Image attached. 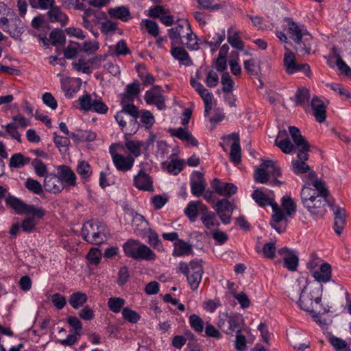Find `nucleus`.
I'll return each mask as SVG.
<instances>
[{
	"mask_svg": "<svg viewBox=\"0 0 351 351\" xmlns=\"http://www.w3.org/2000/svg\"><path fill=\"white\" fill-rule=\"evenodd\" d=\"M5 202L16 213L19 215H32V216H27L21 225L22 230L26 232H32L37 223V219H41L45 213L42 208L36 207L34 205L27 204L13 196L6 197Z\"/></svg>",
	"mask_w": 351,
	"mask_h": 351,
	"instance_id": "nucleus-1",
	"label": "nucleus"
},
{
	"mask_svg": "<svg viewBox=\"0 0 351 351\" xmlns=\"http://www.w3.org/2000/svg\"><path fill=\"white\" fill-rule=\"evenodd\" d=\"M323 285L317 283H307L302 289H294L290 293L291 300L297 298V292L300 291V294L297 303L299 307L306 312H312L315 305L320 304L322 298Z\"/></svg>",
	"mask_w": 351,
	"mask_h": 351,
	"instance_id": "nucleus-2",
	"label": "nucleus"
},
{
	"mask_svg": "<svg viewBox=\"0 0 351 351\" xmlns=\"http://www.w3.org/2000/svg\"><path fill=\"white\" fill-rule=\"evenodd\" d=\"M253 199L260 206H265L271 205L273 210L271 219L270 221L271 226L279 233L285 232L288 219L285 218V215L282 213V210L279 207L277 203L274 202L271 198L267 197L261 190L256 189L252 195Z\"/></svg>",
	"mask_w": 351,
	"mask_h": 351,
	"instance_id": "nucleus-3",
	"label": "nucleus"
},
{
	"mask_svg": "<svg viewBox=\"0 0 351 351\" xmlns=\"http://www.w3.org/2000/svg\"><path fill=\"white\" fill-rule=\"evenodd\" d=\"M327 197L320 196L313 189L304 186L301 192V199L304 206L313 215L322 217L326 212V205H328Z\"/></svg>",
	"mask_w": 351,
	"mask_h": 351,
	"instance_id": "nucleus-4",
	"label": "nucleus"
},
{
	"mask_svg": "<svg viewBox=\"0 0 351 351\" xmlns=\"http://www.w3.org/2000/svg\"><path fill=\"white\" fill-rule=\"evenodd\" d=\"M108 233L106 225L103 222L93 221L86 222L81 232L83 239L93 245H99L103 243Z\"/></svg>",
	"mask_w": 351,
	"mask_h": 351,
	"instance_id": "nucleus-5",
	"label": "nucleus"
},
{
	"mask_svg": "<svg viewBox=\"0 0 351 351\" xmlns=\"http://www.w3.org/2000/svg\"><path fill=\"white\" fill-rule=\"evenodd\" d=\"M123 252L126 256L134 260L154 261L156 258L155 253L146 245L138 240L130 239L123 245Z\"/></svg>",
	"mask_w": 351,
	"mask_h": 351,
	"instance_id": "nucleus-6",
	"label": "nucleus"
},
{
	"mask_svg": "<svg viewBox=\"0 0 351 351\" xmlns=\"http://www.w3.org/2000/svg\"><path fill=\"white\" fill-rule=\"evenodd\" d=\"M138 117L139 111L136 106H126L122 107V110L116 114L114 119L122 129L125 128L128 123L131 132L136 133L139 128L136 121Z\"/></svg>",
	"mask_w": 351,
	"mask_h": 351,
	"instance_id": "nucleus-7",
	"label": "nucleus"
},
{
	"mask_svg": "<svg viewBox=\"0 0 351 351\" xmlns=\"http://www.w3.org/2000/svg\"><path fill=\"white\" fill-rule=\"evenodd\" d=\"M243 324V319L240 314L228 315L227 313H223L219 315L217 325L226 334L241 332Z\"/></svg>",
	"mask_w": 351,
	"mask_h": 351,
	"instance_id": "nucleus-8",
	"label": "nucleus"
},
{
	"mask_svg": "<svg viewBox=\"0 0 351 351\" xmlns=\"http://www.w3.org/2000/svg\"><path fill=\"white\" fill-rule=\"evenodd\" d=\"M0 28L15 38H19L23 32V27L21 20L12 12H11V16L10 18H1Z\"/></svg>",
	"mask_w": 351,
	"mask_h": 351,
	"instance_id": "nucleus-9",
	"label": "nucleus"
},
{
	"mask_svg": "<svg viewBox=\"0 0 351 351\" xmlns=\"http://www.w3.org/2000/svg\"><path fill=\"white\" fill-rule=\"evenodd\" d=\"M79 104L82 109L85 111H94L100 114L107 112L108 108L99 99H93L88 94L79 98Z\"/></svg>",
	"mask_w": 351,
	"mask_h": 351,
	"instance_id": "nucleus-10",
	"label": "nucleus"
},
{
	"mask_svg": "<svg viewBox=\"0 0 351 351\" xmlns=\"http://www.w3.org/2000/svg\"><path fill=\"white\" fill-rule=\"evenodd\" d=\"M221 222L228 224L231 221L232 215L235 208L234 204L226 199L219 200L213 206Z\"/></svg>",
	"mask_w": 351,
	"mask_h": 351,
	"instance_id": "nucleus-11",
	"label": "nucleus"
},
{
	"mask_svg": "<svg viewBox=\"0 0 351 351\" xmlns=\"http://www.w3.org/2000/svg\"><path fill=\"white\" fill-rule=\"evenodd\" d=\"M191 26L187 20L179 19L178 25L168 30L169 37L171 39V45H176L184 43L182 38H185L186 29Z\"/></svg>",
	"mask_w": 351,
	"mask_h": 351,
	"instance_id": "nucleus-12",
	"label": "nucleus"
},
{
	"mask_svg": "<svg viewBox=\"0 0 351 351\" xmlns=\"http://www.w3.org/2000/svg\"><path fill=\"white\" fill-rule=\"evenodd\" d=\"M203 267L202 260H193L191 261V271L187 274L188 282L193 290L197 289L202 280Z\"/></svg>",
	"mask_w": 351,
	"mask_h": 351,
	"instance_id": "nucleus-13",
	"label": "nucleus"
},
{
	"mask_svg": "<svg viewBox=\"0 0 351 351\" xmlns=\"http://www.w3.org/2000/svg\"><path fill=\"white\" fill-rule=\"evenodd\" d=\"M160 89V86H154L145 93V100L148 104H155L159 110H162L165 108V99Z\"/></svg>",
	"mask_w": 351,
	"mask_h": 351,
	"instance_id": "nucleus-14",
	"label": "nucleus"
},
{
	"mask_svg": "<svg viewBox=\"0 0 351 351\" xmlns=\"http://www.w3.org/2000/svg\"><path fill=\"white\" fill-rule=\"evenodd\" d=\"M334 215V230L336 234L340 235L344 229L346 224V210L344 208L332 204H328Z\"/></svg>",
	"mask_w": 351,
	"mask_h": 351,
	"instance_id": "nucleus-15",
	"label": "nucleus"
},
{
	"mask_svg": "<svg viewBox=\"0 0 351 351\" xmlns=\"http://www.w3.org/2000/svg\"><path fill=\"white\" fill-rule=\"evenodd\" d=\"M110 153L113 162L118 170L127 171L133 167L134 162V158L133 156H124L121 154L115 153L112 152V147H110Z\"/></svg>",
	"mask_w": 351,
	"mask_h": 351,
	"instance_id": "nucleus-16",
	"label": "nucleus"
},
{
	"mask_svg": "<svg viewBox=\"0 0 351 351\" xmlns=\"http://www.w3.org/2000/svg\"><path fill=\"white\" fill-rule=\"evenodd\" d=\"M211 186L215 191L226 198L235 194L237 187L232 183L221 182L219 179L215 178L211 182Z\"/></svg>",
	"mask_w": 351,
	"mask_h": 351,
	"instance_id": "nucleus-17",
	"label": "nucleus"
},
{
	"mask_svg": "<svg viewBox=\"0 0 351 351\" xmlns=\"http://www.w3.org/2000/svg\"><path fill=\"white\" fill-rule=\"evenodd\" d=\"M45 189L50 193H58L61 192L64 185L60 178L56 174H47L44 180L43 184Z\"/></svg>",
	"mask_w": 351,
	"mask_h": 351,
	"instance_id": "nucleus-18",
	"label": "nucleus"
},
{
	"mask_svg": "<svg viewBox=\"0 0 351 351\" xmlns=\"http://www.w3.org/2000/svg\"><path fill=\"white\" fill-rule=\"evenodd\" d=\"M312 276L319 282H327L332 278V268L330 264L325 263L319 268L311 271Z\"/></svg>",
	"mask_w": 351,
	"mask_h": 351,
	"instance_id": "nucleus-19",
	"label": "nucleus"
},
{
	"mask_svg": "<svg viewBox=\"0 0 351 351\" xmlns=\"http://www.w3.org/2000/svg\"><path fill=\"white\" fill-rule=\"evenodd\" d=\"M313 114L319 123L326 120V106L317 97H314L311 102Z\"/></svg>",
	"mask_w": 351,
	"mask_h": 351,
	"instance_id": "nucleus-20",
	"label": "nucleus"
},
{
	"mask_svg": "<svg viewBox=\"0 0 351 351\" xmlns=\"http://www.w3.org/2000/svg\"><path fill=\"white\" fill-rule=\"evenodd\" d=\"M107 13L110 19H119L123 22H127L132 19L129 8L124 5L109 8Z\"/></svg>",
	"mask_w": 351,
	"mask_h": 351,
	"instance_id": "nucleus-21",
	"label": "nucleus"
},
{
	"mask_svg": "<svg viewBox=\"0 0 351 351\" xmlns=\"http://www.w3.org/2000/svg\"><path fill=\"white\" fill-rule=\"evenodd\" d=\"M47 19L50 23H59L64 26L68 23L69 18L58 6L51 7L47 13Z\"/></svg>",
	"mask_w": 351,
	"mask_h": 351,
	"instance_id": "nucleus-22",
	"label": "nucleus"
},
{
	"mask_svg": "<svg viewBox=\"0 0 351 351\" xmlns=\"http://www.w3.org/2000/svg\"><path fill=\"white\" fill-rule=\"evenodd\" d=\"M58 176L64 184H66L71 186L76 185V176L69 167L60 165L58 167Z\"/></svg>",
	"mask_w": 351,
	"mask_h": 351,
	"instance_id": "nucleus-23",
	"label": "nucleus"
},
{
	"mask_svg": "<svg viewBox=\"0 0 351 351\" xmlns=\"http://www.w3.org/2000/svg\"><path fill=\"white\" fill-rule=\"evenodd\" d=\"M134 186L143 191L152 190V181L151 178L144 171H140L134 178Z\"/></svg>",
	"mask_w": 351,
	"mask_h": 351,
	"instance_id": "nucleus-24",
	"label": "nucleus"
},
{
	"mask_svg": "<svg viewBox=\"0 0 351 351\" xmlns=\"http://www.w3.org/2000/svg\"><path fill=\"white\" fill-rule=\"evenodd\" d=\"M171 54L176 60L182 62L186 66L192 64L188 52L182 47L171 45Z\"/></svg>",
	"mask_w": 351,
	"mask_h": 351,
	"instance_id": "nucleus-25",
	"label": "nucleus"
},
{
	"mask_svg": "<svg viewBox=\"0 0 351 351\" xmlns=\"http://www.w3.org/2000/svg\"><path fill=\"white\" fill-rule=\"evenodd\" d=\"M287 131L285 130H280L278 135L275 140V145L280 149V150L285 154H290L295 149L294 145L291 142L290 139L285 138L284 139L278 141V138L281 136H287Z\"/></svg>",
	"mask_w": 351,
	"mask_h": 351,
	"instance_id": "nucleus-26",
	"label": "nucleus"
},
{
	"mask_svg": "<svg viewBox=\"0 0 351 351\" xmlns=\"http://www.w3.org/2000/svg\"><path fill=\"white\" fill-rule=\"evenodd\" d=\"M100 18L97 16L95 12L91 8H87L82 15L83 25L86 29H91L93 25L100 23Z\"/></svg>",
	"mask_w": 351,
	"mask_h": 351,
	"instance_id": "nucleus-27",
	"label": "nucleus"
},
{
	"mask_svg": "<svg viewBox=\"0 0 351 351\" xmlns=\"http://www.w3.org/2000/svg\"><path fill=\"white\" fill-rule=\"evenodd\" d=\"M288 29L289 33L291 38L294 40H298L300 38H302L306 36H309V34L306 32H302V29L298 25V24L294 22L291 19H288Z\"/></svg>",
	"mask_w": 351,
	"mask_h": 351,
	"instance_id": "nucleus-28",
	"label": "nucleus"
},
{
	"mask_svg": "<svg viewBox=\"0 0 351 351\" xmlns=\"http://www.w3.org/2000/svg\"><path fill=\"white\" fill-rule=\"evenodd\" d=\"M289 131L291 138L294 142L295 148H298L304 145H306V147L307 145L309 144L306 138L301 134L300 130L297 127L290 126L289 127Z\"/></svg>",
	"mask_w": 351,
	"mask_h": 351,
	"instance_id": "nucleus-29",
	"label": "nucleus"
},
{
	"mask_svg": "<svg viewBox=\"0 0 351 351\" xmlns=\"http://www.w3.org/2000/svg\"><path fill=\"white\" fill-rule=\"evenodd\" d=\"M87 300L88 297L86 293L77 291L70 295L69 302L73 308L78 309L84 306Z\"/></svg>",
	"mask_w": 351,
	"mask_h": 351,
	"instance_id": "nucleus-30",
	"label": "nucleus"
},
{
	"mask_svg": "<svg viewBox=\"0 0 351 351\" xmlns=\"http://www.w3.org/2000/svg\"><path fill=\"white\" fill-rule=\"evenodd\" d=\"M192 252L191 245L189 243L182 240H178V241L175 243L173 252L174 256L189 255Z\"/></svg>",
	"mask_w": 351,
	"mask_h": 351,
	"instance_id": "nucleus-31",
	"label": "nucleus"
},
{
	"mask_svg": "<svg viewBox=\"0 0 351 351\" xmlns=\"http://www.w3.org/2000/svg\"><path fill=\"white\" fill-rule=\"evenodd\" d=\"M31 162V159L28 157H25L21 153H16L13 154L10 159L9 165L12 168H22L25 165L29 164Z\"/></svg>",
	"mask_w": 351,
	"mask_h": 351,
	"instance_id": "nucleus-32",
	"label": "nucleus"
},
{
	"mask_svg": "<svg viewBox=\"0 0 351 351\" xmlns=\"http://www.w3.org/2000/svg\"><path fill=\"white\" fill-rule=\"evenodd\" d=\"M186 42L184 41L182 45H185L190 50H197L199 49V44L197 43V36L193 32L191 27H187L186 29Z\"/></svg>",
	"mask_w": 351,
	"mask_h": 351,
	"instance_id": "nucleus-33",
	"label": "nucleus"
},
{
	"mask_svg": "<svg viewBox=\"0 0 351 351\" xmlns=\"http://www.w3.org/2000/svg\"><path fill=\"white\" fill-rule=\"evenodd\" d=\"M310 96V90L308 88H298L295 95L296 106H304L308 103Z\"/></svg>",
	"mask_w": 351,
	"mask_h": 351,
	"instance_id": "nucleus-34",
	"label": "nucleus"
},
{
	"mask_svg": "<svg viewBox=\"0 0 351 351\" xmlns=\"http://www.w3.org/2000/svg\"><path fill=\"white\" fill-rule=\"evenodd\" d=\"M125 146L129 152L133 155V157H138L141 155V149L143 146V143L138 141L129 140L125 135Z\"/></svg>",
	"mask_w": 351,
	"mask_h": 351,
	"instance_id": "nucleus-35",
	"label": "nucleus"
},
{
	"mask_svg": "<svg viewBox=\"0 0 351 351\" xmlns=\"http://www.w3.org/2000/svg\"><path fill=\"white\" fill-rule=\"evenodd\" d=\"M282 206L285 213H282L285 215V218L287 219V216H291L296 211V205L293 200L289 196H284L282 198Z\"/></svg>",
	"mask_w": 351,
	"mask_h": 351,
	"instance_id": "nucleus-36",
	"label": "nucleus"
},
{
	"mask_svg": "<svg viewBox=\"0 0 351 351\" xmlns=\"http://www.w3.org/2000/svg\"><path fill=\"white\" fill-rule=\"evenodd\" d=\"M148 238L149 244L154 248L162 251L163 247L161 241L159 239L158 234L153 230L149 229L146 232Z\"/></svg>",
	"mask_w": 351,
	"mask_h": 351,
	"instance_id": "nucleus-37",
	"label": "nucleus"
},
{
	"mask_svg": "<svg viewBox=\"0 0 351 351\" xmlns=\"http://www.w3.org/2000/svg\"><path fill=\"white\" fill-rule=\"evenodd\" d=\"M296 62L295 56L292 52L285 53L284 57V66L289 74L295 72Z\"/></svg>",
	"mask_w": 351,
	"mask_h": 351,
	"instance_id": "nucleus-38",
	"label": "nucleus"
},
{
	"mask_svg": "<svg viewBox=\"0 0 351 351\" xmlns=\"http://www.w3.org/2000/svg\"><path fill=\"white\" fill-rule=\"evenodd\" d=\"M244 69L248 74L256 75L260 71V61L255 58L244 61Z\"/></svg>",
	"mask_w": 351,
	"mask_h": 351,
	"instance_id": "nucleus-39",
	"label": "nucleus"
},
{
	"mask_svg": "<svg viewBox=\"0 0 351 351\" xmlns=\"http://www.w3.org/2000/svg\"><path fill=\"white\" fill-rule=\"evenodd\" d=\"M100 14L101 18L106 20L105 22L101 23V32L108 34L110 32H115L117 29V23L110 20H107L106 14L104 12H101Z\"/></svg>",
	"mask_w": 351,
	"mask_h": 351,
	"instance_id": "nucleus-40",
	"label": "nucleus"
},
{
	"mask_svg": "<svg viewBox=\"0 0 351 351\" xmlns=\"http://www.w3.org/2000/svg\"><path fill=\"white\" fill-rule=\"evenodd\" d=\"M232 28H230L228 31V41L234 48L239 50H243L244 43L241 40V38L238 35V32H234L233 34H231Z\"/></svg>",
	"mask_w": 351,
	"mask_h": 351,
	"instance_id": "nucleus-41",
	"label": "nucleus"
},
{
	"mask_svg": "<svg viewBox=\"0 0 351 351\" xmlns=\"http://www.w3.org/2000/svg\"><path fill=\"white\" fill-rule=\"evenodd\" d=\"M49 40L52 45H64L66 38L61 29L53 30L49 34Z\"/></svg>",
	"mask_w": 351,
	"mask_h": 351,
	"instance_id": "nucleus-42",
	"label": "nucleus"
},
{
	"mask_svg": "<svg viewBox=\"0 0 351 351\" xmlns=\"http://www.w3.org/2000/svg\"><path fill=\"white\" fill-rule=\"evenodd\" d=\"M125 303V300L121 298L112 297L108 299V306L111 311L117 313L120 312Z\"/></svg>",
	"mask_w": 351,
	"mask_h": 351,
	"instance_id": "nucleus-43",
	"label": "nucleus"
},
{
	"mask_svg": "<svg viewBox=\"0 0 351 351\" xmlns=\"http://www.w3.org/2000/svg\"><path fill=\"white\" fill-rule=\"evenodd\" d=\"M201 220L203 224L209 229L215 226H219V223L215 222L216 215L212 212L204 213L202 215Z\"/></svg>",
	"mask_w": 351,
	"mask_h": 351,
	"instance_id": "nucleus-44",
	"label": "nucleus"
},
{
	"mask_svg": "<svg viewBox=\"0 0 351 351\" xmlns=\"http://www.w3.org/2000/svg\"><path fill=\"white\" fill-rule=\"evenodd\" d=\"M31 164L34 169L35 173L39 177H45L47 174V166L43 161L39 159H34L31 161Z\"/></svg>",
	"mask_w": 351,
	"mask_h": 351,
	"instance_id": "nucleus-45",
	"label": "nucleus"
},
{
	"mask_svg": "<svg viewBox=\"0 0 351 351\" xmlns=\"http://www.w3.org/2000/svg\"><path fill=\"white\" fill-rule=\"evenodd\" d=\"M285 267L290 271H295L298 265V258L294 254H289L283 257Z\"/></svg>",
	"mask_w": 351,
	"mask_h": 351,
	"instance_id": "nucleus-46",
	"label": "nucleus"
},
{
	"mask_svg": "<svg viewBox=\"0 0 351 351\" xmlns=\"http://www.w3.org/2000/svg\"><path fill=\"white\" fill-rule=\"evenodd\" d=\"M292 170L296 174H302L310 171V167L302 160H293L291 162Z\"/></svg>",
	"mask_w": 351,
	"mask_h": 351,
	"instance_id": "nucleus-47",
	"label": "nucleus"
},
{
	"mask_svg": "<svg viewBox=\"0 0 351 351\" xmlns=\"http://www.w3.org/2000/svg\"><path fill=\"white\" fill-rule=\"evenodd\" d=\"M25 187L30 191L40 195L43 193V187L41 184L36 180L27 178L25 182Z\"/></svg>",
	"mask_w": 351,
	"mask_h": 351,
	"instance_id": "nucleus-48",
	"label": "nucleus"
},
{
	"mask_svg": "<svg viewBox=\"0 0 351 351\" xmlns=\"http://www.w3.org/2000/svg\"><path fill=\"white\" fill-rule=\"evenodd\" d=\"M189 322L191 326L197 332H202L204 330V322L202 319L195 315L193 314L189 317Z\"/></svg>",
	"mask_w": 351,
	"mask_h": 351,
	"instance_id": "nucleus-49",
	"label": "nucleus"
},
{
	"mask_svg": "<svg viewBox=\"0 0 351 351\" xmlns=\"http://www.w3.org/2000/svg\"><path fill=\"white\" fill-rule=\"evenodd\" d=\"M308 38H305L302 41V38H300L298 40H295L297 44L296 50L300 53L301 56L308 54L311 51L310 43H308Z\"/></svg>",
	"mask_w": 351,
	"mask_h": 351,
	"instance_id": "nucleus-50",
	"label": "nucleus"
},
{
	"mask_svg": "<svg viewBox=\"0 0 351 351\" xmlns=\"http://www.w3.org/2000/svg\"><path fill=\"white\" fill-rule=\"evenodd\" d=\"M254 177L256 182L265 184L269 181L270 176L268 171L258 168L254 171Z\"/></svg>",
	"mask_w": 351,
	"mask_h": 351,
	"instance_id": "nucleus-51",
	"label": "nucleus"
},
{
	"mask_svg": "<svg viewBox=\"0 0 351 351\" xmlns=\"http://www.w3.org/2000/svg\"><path fill=\"white\" fill-rule=\"evenodd\" d=\"M197 202H191L186 208L184 213L191 221H194L197 215Z\"/></svg>",
	"mask_w": 351,
	"mask_h": 351,
	"instance_id": "nucleus-52",
	"label": "nucleus"
},
{
	"mask_svg": "<svg viewBox=\"0 0 351 351\" xmlns=\"http://www.w3.org/2000/svg\"><path fill=\"white\" fill-rule=\"evenodd\" d=\"M230 158L232 162L239 164L241 162V147L240 144L233 143L231 145Z\"/></svg>",
	"mask_w": 351,
	"mask_h": 351,
	"instance_id": "nucleus-53",
	"label": "nucleus"
},
{
	"mask_svg": "<svg viewBox=\"0 0 351 351\" xmlns=\"http://www.w3.org/2000/svg\"><path fill=\"white\" fill-rule=\"evenodd\" d=\"M77 173L83 178H87L92 173L91 167L88 162L82 161L77 165Z\"/></svg>",
	"mask_w": 351,
	"mask_h": 351,
	"instance_id": "nucleus-54",
	"label": "nucleus"
},
{
	"mask_svg": "<svg viewBox=\"0 0 351 351\" xmlns=\"http://www.w3.org/2000/svg\"><path fill=\"white\" fill-rule=\"evenodd\" d=\"M125 319L131 323H136L140 319V315L134 311L128 308H124L122 311Z\"/></svg>",
	"mask_w": 351,
	"mask_h": 351,
	"instance_id": "nucleus-55",
	"label": "nucleus"
},
{
	"mask_svg": "<svg viewBox=\"0 0 351 351\" xmlns=\"http://www.w3.org/2000/svg\"><path fill=\"white\" fill-rule=\"evenodd\" d=\"M231 293L234 298L237 300L243 308H246L250 306L251 302L246 293L243 292L237 293L233 290L231 291Z\"/></svg>",
	"mask_w": 351,
	"mask_h": 351,
	"instance_id": "nucleus-56",
	"label": "nucleus"
},
{
	"mask_svg": "<svg viewBox=\"0 0 351 351\" xmlns=\"http://www.w3.org/2000/svg\"><path fill=\"white\" fill-rule=\"evenodd\" d=\"M276 243L275 242L267 243L263 247V252L265 257L272 259L274 258L276 254Z\"/></svg>",
	"mask_w": 351,
	"mask_h": 351,
	"instance_id": "nucleus-57",
	"label": "nucleus"
},
{
	"mask_svg": "<svg viewBox=\"0 0 351 351\" xmlns=\"http://www.w3.org/2000/svg\"><path fill=\"white\" fill-rule=\"evenodd\" d=\"M221 84H223L222 90L224 93H230L232 90L234 82L228 73H224L223 74Z\"/></svg>",
	"mask_w": 351,
	"mask_h": 351,
	"instance_id": "nucleus-58",
	"label": "nucleus"
},
{
	"mask_svg": "<svg viewBox=\"0 0 351 351\" xmlns=\"http://www.w3.org/2000/svg\"><path fill=\"white\" fill-rule=\"evenodd\" d=\"M86 257L91 264L97 265L99 263L101 258V253L97 248H92Z\"/></svg>",
	"mask_w": 351,
	"mask_h": 351,
	"instance_id": "nucleus-59",
	"label": "nucleus"
},
{
	"mask_svg": "<svg viewBox=\"0 0 351 351\" xmlns=\"http://www.w3.org/2000/svg\"><path fill=\"white\" fill-rule=\"evenodd\" d=\"M51 302L59 310L63 308L66 304V298L58 293L52 295Z\"/></svg>",
	"mask_w": 351,
	"mask_h": 351,
	"instance_id": "nucleus-60",
	"label": "nucleus"
},
{
	"mask_svg": "<svg viewBox=\"0 0 351 351\" xmlns=\"http://www.w3.org/2000/svg\"><path fill=\"white\" fill-rule=\"evenodd\" d=\"M142 23L145 25L147 30L151 35L154 36H157L158 35V26L155 21L145 19L142 21Z\"/></svg>",
	"mask_w": 351,
	"mask_h": 351,
	"instance_id": "nucleus-61",
	"label": "nucleus"
},
{
	"mask_svg": "<svg viewBox=\"0 0 351 351\" xmlns=\"http://www.w3.org/2000/svg\"><path fill=\"white\" fill-rule=\"evenodd\" d=\"M329 342L337 351H340L348 348V343L346 341L335 336H330L329 337Z\"/></svg>",
	"mask_w": 351,
	"mask_h": 351,
	"instance_id": "nucleus-62",
	"label": "nucleus"
},
{
	"mask_svg": "<svg viewBox=\"0 0 351 351\" xmlns=\"http://www.w3.org/2000/svg\"><path fill=\"white\" fill-rule=\"evenodd\" d=\"M80 45L78 43H71L69 46L64 49V57L67 59H72L76 56Z\"/></svg>",
	"mask_w": 351,
	"mask_h": 351,
	"instance_id": "nucleus-63",
	"label": "nucleus"
},
{
	"mask_svg": "<svg viewBox=\"0 0 351 351\" xmlns=\"http://www.w3.org/2000/svg\"><path fill=\"white\" fill-rule=\"evenodd\" d=\"M182 166L183 162L182 160H171L167 166V170L169 173L177 175L182 171Z\"/></svg>",
	"mask_w": 351,
	"mask_h": 351,
	"instance_id": "nucleus-64",
	"label": "nucleus"
}]
</instances>
